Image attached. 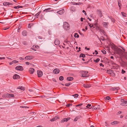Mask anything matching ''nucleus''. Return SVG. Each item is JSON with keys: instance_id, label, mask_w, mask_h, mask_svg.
<instances>
[{"instance_id": "nucleus-1", "label": "nucleus", "mask_w": 127, "mask_h": 127, "mask_svg": "<svg viewBox=\"0 0 127 127\" xmlns=\"http://www.w3.org/2000/svg\"><path fill=\"white\" fill-rule=\"evenodd\" d=\"M70 26L68 23L66 22L64 23L63 27L65 30H67L69 29Z\"/></svg>"}, {"instance_id": "nucleus-2", "label": "nucleus", "mask_w": 127, "mask_h": 127, "mask_svg": "<svg viewBox=\"0 0 127 127\" xmlns=\"http://www.w3.org/2000/svg\"><path fill=\"white\" fill-rule=\"evenodd\" d=\"M88 72L87 71H82V72L81 76L82 77H87L88 76Z\"/></svg>"}, {"instance_id": "nucleus-3", "label": "nucleus", "mask_w": 127, "mask_h": 127, "mask_svg": "<svg viewBox=\"0 0 127 127\" xmlns=\"http://www.w3.org/2000/svg\"><path fill=\"white\" fill-rule=\"evenodd\" d=\"M37 76L38 77H41L42 76V72L40 70H37Z\"/></svg>"}, {"instance_id": "nucleus-4", "label": "nucleus", "mask_w": 127, "mask_h": 127, "mask_svg": "<svg viewBox=\"0 0 127 127\" xmlns=\"http://www.w3.org/2000/svg\"><path fill=\"white\" fill-rule=\"evenodd\" d=\"M15 69H16L18 70L22 71L23 70V67L20 66H17L15 67Z\"/></svg>"}, {"instance_id": "nucleus-5", "label": "nucleus", "mask_w": 127, "mask_h": 127, "mask_svg": "<svg viewBox=\"0 0 127 127\" xmlns=\"http://www.w3.org/2000/svg\"><path fill=\"white\" fill-rule=\"evenodd\" d=\"M34 58V57L32 56H26L25 59L27 60H31Z\"/></svg>"}, {"instance_id": "nucleus-6", "label": "nucleus", "mask_w": 127, "mask_h": 127, "mask_svg": "<svg viewBox=\"0 0 127 127\" xmlns=\"http://www.w3.org/2000/svg\"><path fill=\"white\" fill-rule=\"evenodd\" d=\"M109 23L108 22H103L102 23V25L104 27L106 28H108Z\"/></svg>"}, {"instance_id": "nucleus-7", "label": "nucleus", "mask_w": 127, "mask_h": 127, "mask_svg": "<svg viewBox=\"0 0 127 127\" xmlns=\"http://www.w3.org/2000/svg\"><path fill=\"white\" fill-rule=\"evenodd\" d=\"M64 9H63L61 10H60L57 12V13L58 14L61 15L64 13Z\"/></svg>"}, {"instance_id": "nucleus-8", "label": "nucleus", "mask_w": 127, "mask_h": 127, "mask_svg": "<svg viewBox=\"0 0 127 127\" xmlns=\"http://www.w3.org/2000/svg\"><path fill=\"white\" fill-rule=\"evenodd\" d=\"M34 71V69L32 68H30L29 69V72L30 74H32Z\"/></svg>"}, {"instance_id": "nucleus-9", "label": "nucleus", "mask_w": 127, "mask_h": 127, "mask_svg": "<svg viewBox=\"0 0 127 127\" xmlns=\"http://www.w3.org/2000/svg\"><path fill=\"white\" fill-rule=\"evenodd\" d=\"M14 79H18L20 78V76L17 74H15L13 77Z\"/></svg>"}, {"instance_id": "nucleus-10", "label": "nucleus", "mask_w": 127, "mask_h": 127, "mask_svg": "<svg viewBox=\"0 0 127 127\" xmlns=\"http://www.w3.org/2000/svg\"><path fill=\"white\" fill-rule=\"evenodd\" d=\"M60 71V70L58 69L57 68L54 69L53 71V73L55 74H58Z\"/></svg>"}, {"instance_id": "nucleus-11", "label": "nucleus", "mask_w": 127, "mask_h": 127, "mask_svg": "<svg viewBox=\"0 0 127 127\" xmlns=\"http://www.w3.org/2000/svg\"><path fill=\"white\" fill-rule=\"evenodd\" d=\"M4 5L7 6L9 5H12L13 4L10 2H5L3 3Z\"/></svg>"}, {"instance_id": "nucleus-12", "label": "nucleus", "mask_w": 127, "mask_h": 127, "mask_svg": "<svg viewBox=\"0 0 127 127\" xmlns=\"http://www.w3.org/2000/svg\"><path fill=\"white\" fill-rule=\"evenodd\" d=\"M120 89V88L119 87H116L111 88L110 89V90L112 91L118 90Z\"/></svg>"}, {"instance_id": "nucleus-13", "label": "nucleus", "mask_w": 127, "mask_h": 127, "mask_svg": "<svg viewBox=\"0 0 127 127\" xmlns=\"http://www.w3.org/2000/svg\"><path fill=\"white\" fill-rule=\"evenodd\" d=\"M54 43L55 45H58L60 44V42L58 40L56 39L55 40Z\"/></svg>"}, {"instance_id": "nucleus-14", "label": "nucleus", "mask_w": 127, "mask_h": 127, "mask_svg": "<svg viewBox=\"0 0 127 127\" xmlns=\"http://www.w3.org/2000/svg\"><path fill=\"white\" fill-rule=\"evenodd\" d=\"M7 96L9 97H14V96L13 94H7L6 95Z\"/></svg>"}, {"instance_id": "nucleus-15", "label": "nucleus", "mask_w": 127, "mask_h": 127, "mask_svg": "<svg viewBox=\"0 0 127 127\" xmlns=\"http://www.w3.org/2000/svg\"><path fill=\"white\" fill-rule=\"evenodd\" d=\"M22 34L23 36H26L27 35V33L26 31H24L22 32Z\"/></svg>"}, {"instance_id": "nucleus-16", "label": "nucleus", "mask_w": 127, "mask_h": 127, "mask_svg": "<svg viewBox=\"0 0 127 127\" xmlns=\"http://www.w3.org/2000/svg\"><path fill=\"white\" fill-rule=\"evenodd\" d=\"M58 117L57 116H56L54 118H53L50 120L51 121H53L56 120L58 118Z\"/></svg>"}, {"instance_id": "nucleus-17", "label": "nucleus", "mask_w": 127, "mask_h": 127, "mask_svg": "<svg viewBox=\"0 0 127 127\" xmlns=\"http://www.w3.org/2000/svg\"><path fill=\"white\" fill-rule=\"evenodd\" d=\"M120 105L123 106H126L127 105V102H122L121 103Z\"/></svg>"}, {"instance_id": "nucleus-18", "label": "nucleus", "mask_w": 127, "mask_h": 127, "mask_svg": "<svg viewBox=\"0 0 127 127\" xmlns=\"http://www.w3.org/2000/svg\"><path fill=\"white\" fill-rule=\"evenodd\" d=\"M51 9V8L46 9L43 11H45L46 12H49L51 11V10H50Z\"/></svg>"}, {"instance_id": "nucleus-19", "label": "nucleus", "mask_w": 127, "mask_h": 127, "mask_svg": "<svg viewBox=\"0 0 127 127\" xmlns=\"http://www.w3.org/2000/svg\"><path fill=\"white\" fill-rule=\"evenodd\" d=\"M18 89H20L24 91L25 90V88L24 87L22 86H19L18 88Z\"/></svg>"}, {"instance_id": "nucleus-20", "label": "nucleus", "mask_w": 127, "mask_h": 127, "mask_svg": "<svg viewBox=\"0 0 127 127\" xmlns=\"http://www.w3.org/2000/svg\"><path fill=\"white\" fill-rule=\"evenodd\" d=\"M107 73L110 74H111L113 73V72L111 70H108L107 71Z\"/></svg>"}, {"instance_id": "nucleus-21", "label": "nucleus", "mask_w": 127, "mask_h": 127, "mask_svg": "<svg viewBox=\"0 0 127 127\" xmlns=\"http://www.w3.org/2000/svg\"><path fill=\"white\" fill-rule=\"evenodd\" d=\"M41 12V11H39L35 15V18H38V16L39 15V14Z\"/></svg>"}, {"instance_id": "nucleus-22", "label": "nucleus", "mask_w": 127, "mask_h": 127, "mask_svg": "<svg viewBox=\"0 0 127 127\" xmlns=\"http://www.w3.org/2000/svg\"><path fill=\"white\" fill-rule=\"evenodd\" d=\"M79 35L77 33H75L74 34V37L75 38H78L79 37Z\"/></svg>"}, {"instance_id": "nucleus-23", "label": "nucleus", "mask_w": 127, "mask_h": 127, "mask_svg": "<svg viewBox=\"0 0 127 127\" xmlns=\"http://www.w3.org/2000/svg\"><path fill=\"white\" fill-rule=\"evenodd\" d=\"M33 48L37 49L38 48L39 46L37 45H34L33 46Z\"/></svg>"}, {"instance_id": "nucleus-24", "label": "nucleus", "mask_w": 127, "mask_h": 127, "mask_svg": "<svg viewBox=\"0 0 127 127\" xmlns=\"http://www.w3.org/2000/svg\"><path fill=\"white\" fill-rule=\"evenodd\" d=\"M79 118V116H78L76 117L75 119L74 120V122H76L78 120V119Z\"/></svg>"}, {"instance_id": "nucleus-25", "label": "nucleus", "mask_w": 127, "mask_h": 127, "mask_svg": "<svg viewBox=\"0 0 127 127\" xmlns=\"http://www.w3.org/2000/svg\"><path fill=\"white\" fill-rule=\"evenodd\" d=\"M70 119L69 117H68L67 118H64V122H67Z\"/></svg>"}, {"instance_id": "nucleus-26", "label": "nucleus", "mask_w": 127, "mask_h": 127, "mask_svg": "<svg viewBox=\"0 0 127 127\" xmlns=\"http://www.w3.org/2000/svg\"><path fill=\"white\" fill-rule=\"evenodd\" d=\"M118 123V122H117V121H114L111 123V124L112 125H114L117 124Z\"/></svg>"}, {"instance_id": "nucleus-27", "label": "nucleus", "mask_w": 127, "mask_h": 127, "mask_svg": "<svg viewBox=\"0 0 127 127\" xmlns=\"http://www.w3.org/2000/svg\"><path fill=\"white\" fill-rule=\"evenodd\" d=\"M96 29L97 30H100L101 29L100 26L98 25H96Z\"/></svg>"}, {"instance_id": "nucleus-28", "label": "nucleus", "mask_w": 127, "mask_h": 127, "mask_svg": "<svg viewBox=\"0 0 127 127\" xmlns=\"http://www.w3.org/2000/svg\"><path fill=\"white\" fill-rule=\"evenodd\" d=\"M12 63H13V64H17L18 63V61H16V60H14L12 61Z\"/></svg>"}, {"instance_id": "nucleus-29", "label": "nucleus", "mask_w": 127, "mask_h": 127, "mask_svg": "<svg viewBox=\"0 0 127 127\" xmlns=\"http://www.w3.org/2000/svg\"><path fill=\"white\" fill-rule=\"evenodd\" d=\"M100 32H102L104 35H105V33L103 30H102V29H100Z\"/></svg>"}, {"instance_id": "nucleus-30", "label": "nucleus", "mask_w": 127, "mask_h": 127, "mask_svg": "<svg viewBox=\"0 0 127 127\" xmlns=\"http://www.w3.org/2000/svg\"><path fill=\"white\" fill-rule=\"evenodd\" d=\"M85 57V55L84 54H81L80 56V57H82L83 58H84Z\"/></svg>"}, {"instance_id": "nucleus-31", "label": "nucleus", "mask_w": 127, "mask_h": 127, "mask_svg": "<svg viewBox=\"0 0 127 127\" xmlns=\"http://www.w3.org/2000/svg\"><path fill=\"white\" fill-rule=\"evenodd\" d=\"M121 14L124 17H126V14L125 13L123 12H121Z\"/></svg>"}, {"instance_id": "nucleus-32", "label": "nucleus", "mask_w": 127, "mask_h": 127, "mask_svg": "<svg viewBox=\"0 0 127 127\" xmlns=\"http://www.w3.org/2000/svg\"><path fill=\"white\" fill-rule=\"evenodd\" d=\"M118 4L119 6L120 7L121 4V1L120 0H118Z\"/></svg>"}, {"instance_id": "nucleus-33", "label": "nucleus", "mask_w": 127, "mask_h": 127, "mask_svg": "<svg viewBox=\"0 0 127 127\" xmlns=\"http://www.w3.org/2000/svg\"><path fill=\"white\" fill-rule=\"evenodd\" d=\"M84 87L85 88H88L90 87L89 85L87 84H84Z\"/></svg>"}, {"instance_id": "nucleus-34", "label": "nucleus", "mask_w": 127, "mask_h": 127, "mask_svg": "<svg viewBox=\"0 0 127 127\" xmlns=\"http://www.w3.org/2000/svg\"><path fill=\"white\" fill-rule=\"evenodd\" d=\"M73 78L71 77H67V78L66 79L68 80V79H73Z\"/></svg>"}, {"instance_id": "nucleus-35", "label": "nucleus", "mask_w": 127, "mask_h": 127, "mask_svg": "<svg viewBox=\"0 0 127 127\" xmlns=\"http://www.w3.org/2000/svg\"><path fill=\"white\" fill-rule=\"evenodd\" d=\"M82 3H81L80 2H78L77 3H76L75 4H73V3L72 4H76V5H80Z\"/></svg>"}, {"instance_id": "nucleus-36", "label": "nucleus", "mask_w": 127, "mask_h": 127, "mask_svg": "<svg viewBox=\"0 0 127 127\" xmlns=\"http://www.w3.org/2000/svg\"><path fill=\"white\" fill-rule=\"evenodd\" d=\"M105 99L107 100H109L110 99V97L108 96H107L105 98Z\"/></svg>"}, {"instance_id": "nucleus-37", "label": "nucleus", "mask_w": 127, "mask_h": 127, "mask_svg": "<svg viewBox=\"0 0 127 127\" xmlns=\"http://www.w3.org/2000/svg\"><path fill=\"white\" fill-rule=\"evenodd\" d=\"M121 101L122 102H127V101H126L125 100H124L123 99H121Z\"/></svg>"}, {"instance_id": "nucleus-38", "label": "nucleus", "mask_w": 127, "mask_h": 127, "mask_svg": "<svg viewBox=\"0 0 127 127\" xmlns=\"http://www.w3.org/2000/svg\"><path fill=\"white\" fill-rule=\"evenodd\" d=\"M101 51L104 54H106V52L104 50H102Z\"/></svg>"}, {"instance_id": "nucleus-39", "label": "nucleus", "mask_w": 127, "mask_h": 127, "mask_svg": "<svg viewBox=\"0 0 127 127\" xmlns=\"http://www.w3.org/2000/svg\"><path fill=\"white\" fill-rule=\"evenodd\" d=\"M70 83H66L65 84V85L66 86H68L70 85Z\"/></svg>"}, {"instance_id": "nucleus-40", "label": "nucleus", "mask_w": 127, "mask_h": 127, "mask_svg": "<svg viewBox=\"0 0 127 127\" xmlns=\"http://www.w3.org/2000/svg\"><path fill=\"white\" fill-rule=\"evenodd\" d=\"M100 60L98 58H97L96 60L95 61V62L96 63H97Z\"/></svg>"}, {"instance_id": "nucleus-41", "label": "nucleus", "mask_w": 127, "mask_h": 127, "mask_svg": "<svg viewBox=\"0 0 127 127\" xmlns=\"http://www.w3.org/2000/svg\"><path fill=\"white\" fill-rule=\"evenodd\" d=\"M72 96H73L76 97H77L78 96V95L77 94H76L73 95Z\"/></svg>"}, {"instance_id": "nucleus-42", "label": "nucleus", "mask_w": 127, "mask_h": 127, "mask_svg": "<svg viewBox=\"0 0 127 127\" xmlns=\"http://www.w3.org/2000/svg\"><path fill=\"white\" fill-rule=\"evenodd\" d=\"M14 8L16 9H18L19 8H20V7L19 6H14Z\"/></svg>"}, {"instance_id": "nucleus-43", "label": "nucleus", "mask_w": 127, "mask_h": 127, "mask_svg": "<svg viewBox=\"0 0 127 127\" xmlns=\"http://www.w3.org/2000/svg\"><path fill=\"white\" fill-rule=\"evenodd\" d=\"M29 91L30 92H33V93L32 94H34V91L33 90H32L31 89H29Z\"/></svg>"}, {"instance_id": "nucleus-44", "label": "nucleus", "mask_w": 127, "mask_h": 127, "mask_svg": "<svg viewBox=\"0 0 127 127\" xmlns=\"http://www.w3.org/2000/svg\"><path fill=\"white\" fill-rule=\"evenodd\" d=\"M91 106V104H88L86 106V107L87 108H89Z\"/></svg>"}, {"instance_id": "nucleus-45", "label": "nucleus", "mask_w": 127, "mask_h": 127, "mask_svg": "<svg viewBox=\"0 0 127 127\" xmlns=\"http://www.w3.org/2000/svg\"><path fill=\"white\" fill-rule=\"evenodd\" d=\"M64 78L63 76H61L59 77V79H64Z\"/></svg>"}, {"instance_id": "nucleus-46", "label": "nucleus", "mask_w": 127, "mask_h": 127, "mask_svg": "<svg viewBox=\"0 0 127 127\" xmlns=\"http://www.w3.org/2000/svg\"><path fill=\"white\" fill-rule=\"evenodd\" d=\"M89 26L90 27V28H92L93 27V24H90L89 25Z\"/></svg>"}, {"instance_id": "nucleus-47", "label": "nucleus", "mask_w": 127, "mask_h": 127, "mask_svg": "<svg viewBox=\"0 0 127 127\" xmlns=\"http://www.w3.org/2000/svg\"><path fill=\"white\" fill-rule=\"evenodd\" d=\"M72 104H69L66 105V106L67 107H69L70 105L72 106Z\"/></svg>"}, {"instance_id": "nucleus-48", "label": "nucleus", "mask_w": 127, "mask_h": 127, "mask_svg": "<svg viewBox=\"0 0 127 127\" xmlns=\"http://www.w3.org/2000/svg\"><path fill=\"white\" fill-rule=\"evenodd\" d=\"M82 105V104L80 103V104H79L77 105H76L75 106L76 107L78 106H81V105Z\"/></svg>"}, {"instance_id": "nucleus-49", "label": "nucleus", "mask_w": 127, "mask_h": 127, "mask_svg": "<svg viewBox=\"0 0 127 127\" xmlns=\"http://www.w3.org/2000/svg\"><path fill=\"white\" fill-rule=\"evenodd\" d=\"M125 72H126V71H125L123 69H122V73L123 74H124Z\"/></svg>"}, {"instance_id": "nucleus-50", "label": "nucleus", "mask_w": 127, "mask_h": 127, "mask_svg": "<svg viewBox=\"0 0 127 127\" xmlns=\"http://www.w3.org/2000/svg\"><path fill=\"white\" fill-rule=\"evenodd\" d=\"M19 59L21 60H24V58H23L21 57H20L19 58Z\"/></svg>"}, {"instance_id": "nucleus-51", "label": "nucleus", "mask_w": 127, "mask_h": 127, "mask_svg": "<svg viewBox=\"0 0 127 127\" xmlns=\"http://www.w3.org/2000/svg\"><path fill=\"white\" fill-rule=\"evenodd\" d=\"M5 59V58L4 57H0V60L2 59Z\"/></svg>"}, {"instance_id": "nucleus-52", "label": "nucleus", "mask_w": 127, "mask_h": 127, "mask_svg": "<svg viewBox=\"0 0 127 127\" xmlns=\"http://www.w3.org/2000/svg\"><path fill=\"white\" fill-rule=\"evenodd\" d=\"M85 49H87V50H90V48H87V47H85Z\"/></svg>"}, {"instance_id": "nucleus-53", "label": "nucleus", "mask_w": 127, "mask_h": 127, "mask_svg": "<svg viewBox=\"0 0 127 127\" xmlns=\"http://www.w3.org/2000/svg\"><path fill=\"white\" fill-rule=\"evenodd\" d=\"M64 122V119H63V120H62L61 121V123H63V122Z\"/></svg>"}, {"instance_id": "nucleus-54", "label": "nucleus", "mask_w": 127, "mask_h": 127, "mask_svg": "<svg viewBox=\"0 0 127 127\" xmlns=\"http://www.w3.org/2000/svg\"><path fill=\"white\" fill-rule=\"evenodd\" d=\"M20 107L21 108H26L27 107L25 106H21Z\"/></svg>"}, {"instance_id": "nucleus-55", "label": "nucleus", "mask_w": 127, "mask_h": 127, "mask_svg": "<svg viewBox=\"0 0 127 127\" xmlns=\"http://www.w3.org/2000/svg\"><path fill=\"white\" fill-rule=\"evenodd\" d=\"M30 64V63L29 62H27L26 63V65H28Z\"/></svg>"}, {"instance_id": "nucleus-56", "label": "nucleus", "mask_w": 127, "mask_h": 127, "mask_svg": "<svg viewBox=\"0 0 127 127\" xmlns=\"http://www.w3.org/2000/svg\"><path fill=\"white\" fill-rule=\"evenodd\" d=\"M95 54L96 55H97L98 53L97 52V51L96 50H95Z\"/></svg>"}, {"instance_id": "nucleus-57", "label": "nucleus", "mask_w": 127, "mask_h": 127, "mask_svg": "<svg viewBox=\"0 0 127 127\" xmlns=\"http://www.w3.org/2000/svg\"><path fill=\"white\" fill-rule=\"evenodd\" d=\"M100 65L101 66H104V65H103V64H102V63H101L100 64Z\"/></svg>"}, {"instance_id": "nucleus-58", "label": "nucleus", "mask_w": 127, "mask_h": 127, "mask_svg": "<svg viewBox=\"0 0 127 127\" xmlns=\"http://www.w3.org/2000/svg\"><path fill=\"white\" fill-rule=\"evenodd\" d=\"M31 49H32V50L34 51H36V49H35V48H31Z\"/></svg>"}, {"instance_id": "nucleus-59", "label": "nucleus", "mask_w": 127, "mask_h": 127, "mask_svg": "<svg viewBox=\"0 0 127 127\" xmlns=\"http://www.w3.org/2000/svg\"><path fill=\"white\" fill-rule=\"evenodd\" d=\"M99 15V16L100 17H102V15H101V12L100 13Z\"/></svg>"}, {"instance_id": "nucleus-60", "label": "nucleus", "mask_w": 127, "mask_h": 127, "mask_svg": "<svg viewBox=\"0 0 127 127\" xmlns=\"http://www.w3.org/2000/svg\"><path fill=\"white\" fill-rule=\"evenodd\" d=\"M121 111H119L118 112V114H120L121 113Z\"/></svg>"}, {"instance_id": "nucleus-61", "label": "nucleus", "mask_w": 127, "mask_h": 127, "mask_svg": "<svg viewBox=\"0 0 127 127\" xmlns=\"http://www.w3.org/2000/svg\"><path fill=\"white\" fill-rule=\"evenodd\" d=\"M9 64L10 65H11L12 64H13V63H12V62H10L9 63Z\"/></svg>"}, {"instance_id": "nucleus-62", "label": "nucleus", "mask_w": 127, "mask_h": 127, "mask_svg": "<svg viewBox=\"0 0 127 127\" xmlns=\"http://www.w3.org/2000/svg\"><path fill=\"white\" fill-rule=\"evenodd\" d=\"M83 18L82 17L81 18V22H82L83 21Z\"/></svg>"}, {"instance_id": "nucleus-63", "label": "nucleus", "mask_w": 127, "mask_h": 127, "mask_svg": "<svg viewBox=\"0 0 127 127\" xmlns=\"http://www.w3.org/2000/svg\"><path fill=\"white\" fill-rule=\"evenodd\" d=\"M110 58L112 59H113V58H114V57L113 56H111L110 57Z\"/></svg>"}, {"instance_id": "nucleus-64", "label": "nucleus", "mask_w": 127, "mask_h": 127, "mask_svg": "<svg viewBox=\"0 0 127 127\" xmlns=\"http://www.w3.org/2000/svg\"><path fill=\"white\" fill-rule=\"evenodd\" d=\"M122 127H127V126L126 125H125Z\"/></svg>"}]
</instances>
